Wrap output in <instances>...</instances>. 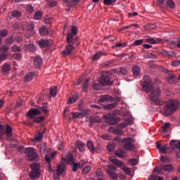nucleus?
Listing matches in <instances>:
<instances>
[{
    "label": "nucleus",
    "mask_w": 180,
    "mask_h": 180,
    "mask_svg": "<svg viewBox=\"0 0 180 180\" xmlns=\"http://www.w3.org/2000/svg\"><path fill=\"white\" fill-rule=\"evenodd\" d=\"M142 87L144 92L150 94V99L155 105L158 106L165 105L163 108V115H165V116H171V115L175 113L180 105L179 101L177 100H170L165 102L160 99V96H161V89L153 85V81H151V79L148 75L143 76Z\"/></svg>",
    "instance_id": "obj_1"
},
{
    "label": "nucleus",
    "mask_w": 180,
    "mask_h": 180,
    "mask_svg": "<svg viewBox=\"0 0 180 180\" xmlns=\"http://www.w3.org/2000/svg\"><path fill=\"white\" fill-rule=\"evenodd\" d=\"M35 108H31L27 113V117H30V119H34L35 116H39L41 115V111L44 112V113H48L49 110L47 109V106H39V105H34Z\"/></svg>",
    "instance_id": "obj_2"
},
{
    "label": "nucleus",
    "mask_w": 180,
    "mask_h": 180,
    "mask_svg": "<svg viewBox=\"0 0 180 180\" xmlns=\"http://www.w3.org/2000/svg\"><path fill=\"white\" fill-rule=\"evenodd\" d=\"M98 82L102 86H110V85H113V79H112L110 72H103L101 77L98 79Z\"/></svg>",
    "instance_id": "obj_3"
},
{
    "label": "nucleus",
    "mask_w": 180,
    "mask_h": 180,
    "mask_svg": "<svg viewBox=\"0 0 180 180\" xmlns=\"http://www.w3.org/2000/svg\"><path fill=\"white\" fill-rule=\"evenodd\" d=\"M31 172L29 174L30 178L33 180L37 179V178H40V175L41 174V170H40V164L34 162L30 165Z\"/></svg>",
    "instance_id": "obj_4"
},
{
    "label": "nucleus",
    "mask_w": 180,
    "mask_h": 180,
    "mask_svg": "<svg viewBox=\"0 0 180 180\" xmlns=\"http://www.w3.org/2000/svg\"><path fill=\"white\" fill-rule=\"evenodd\" d=\"M25 155H27V161H39V153L37 150L32 147L26 148L24 150Z\"/></svg>",
    "instance_id": "obj_5"
},
{
    "label": "nucleus",
    "mask_w": 180,
    "mask_h": 180,
    "mask_svg": "<svg viewBox=\"0 0 180 180\" xmlns=\"http://www.w3.org/2000/svg\"><path fill=\"white\" fill-rule=\"evenodd\" d=\"M12 127L7 125L6 127H5V126L0 124V137H2L6 134L7 140L13 141V139H12Z\"/></svg>",
    "instance_id": "obj_6"
},
{
    "label": "nucleus",
    "mask_w": 180,
    "mask_h": 180,
    "mask_svg": "<svg viewBox=\"0 0 180 180\" xmlns=\"http://www.w3.org/2000/svg\"><path fill=\"white\" fill-rule=\"evenodd\" d=\"M115 140H117L120 143H124V148L125 150H134V145L133 143H134V139L131 137L129 138H125L124 139H120L118 137H115Z\"/></svg>",
    "instance_id": "obj_7"
},
{
    "label": "nucleus",
    "mask_w": 180,
    "mask_h": 180,
    "mask_svg": "<svg viewBox=\"0 0 180 180\" xmlns=\"http://www.w3.org/2000/svg\"><path fill=\"white\" fill-rule=\"evenodd\" d=\"M103 117L105 119L106 123H108V124L115 125L116 123H119V122H120V118L115 117V114L112 112L104 115Z\"/></svg>",
    "instance_id": "obj_8"
},
{
    "label": "nucleus",
    "mask_w": 180,
    "mask_h": 180,
    "mask_svg": "<svg viewBox=\"0 0 180 180\" xmlns=\"http://www.w3.org/2000/svg\"><path fill=\"white\" fill-rule=\"evenodd\" d=\"M116 171H117V167H116V166L112 165H107L106 172L110 178H112V179H117L118 176Z\"/></svg>",
    "instance_id": "obj_9"
},
{
    "label": "nucleus",
    "mask_w": 180,
    "mask_h": 180,
    "mask_svg": "<svg viewBox=\"0 0 180 180\" xmlns=\"http://www.w3.org/2000/svg\"><path fill=\"white\" fill-rule=\"evenodd\" d=\"M53 41L49 39H40L37 41V45L41 49H47V47H51Z\"/></svg>",
    "instance_id": "obj_10"
},
{
    "label": "nucleus",
    "mask_w": 180,
    "mask_h": 180,
    "mask_svg": "<svg viewBox=\"0 0 180 180\" xmlns=\"http://www.w3.org/2000/svg\"><path fill=\"white\" fill-rule=\"evenodd\" d=\"M71 32H69L67 34V37H66L67 43H71V40H72V38L74 37V36H77V34H78V28H77V27L75 26H73L71 29Z\"/></svg>",
    "instance_id": "obj_11"
},
{
    "label": "nucleus",
    "mask_w": 180,
    "mask_h": 180,
    "mask_svg": "<svg viewBox=\"0 0 180 180\" xmlns=\"http://www.w3.org/2000/svg\"><path fill=\"white\" fill-rule=\"evenodd\" d=\"M156 148L159 150L161 154H168L171 151L169 147L167 146H162L160 143H156Z\"/></svg>",
    "instance_id": "obj_12"
},
{
    "label": "nucleus",
    "mask_w": 180,
    "mask_h": 180,
    "mask_svg": "<svg viewBox=\"0 0 180 180\" xmlns=\"http://www.w3.org/2000/svg\"><path fill=\"white\" fill-rule=\"evenodd\" d=\"M34 65L37 70L41 68V65H43V58L40 57V56H35L33 59Z\"/></svg>",
    "instance_id": "obj_13"
},
{
    "label": "nucleus",
    "mask_w": 180,
    "mask_h": 180,
    "mask_svg": "<svg viewBox=\"0 0 180 180\" xmlns=\"http://www.w3.org/2000/svg\"><path fill=\"white\" fill-rule=\"evenodd\" d=\"M170 147L172 150H179L180 151V141L172 140L170 141Z\"/></svg>",
    "instance_id": "obj_14"
},
{
    "label": "nucleus",
    "mask_w": 180,
    "mask_h": 180,
    "mask_svg": "<svg viewBox=\"0 0 180 180\" xmlns=\"http://www.w3.org/2000/svg\"><path fill=\"white\" fill-rule=\"evenodd\" d=\"M75 49V46H74L72 44H69L66 46V49L63 51L64 56H70V54H71Z\"/></svg>",
    "instance_id": "obj_15"
},
{
    "label": "nucleus",
    "mask_w": 180,
    "mask_h": 180,
    "mask_svg": "<svg viewBox=\"0 0 180 180\" xmlns=\"http://www.w3.org/2000/svg\"><path fill=\"white\" fill-rule=\"evenodd\" d=\"M109 161L115 164L117 167H123V162L119 160L116 157L112 156L109 158Z\"/></svg>",
    "instance_id": "obj_16"
},
{
    "label": "nucleus",
    "mask_w": 180,
    "mask_h": 180,
    "mask_svg": "<svg viewBox=\"0 0 180 180\" xmlns=\"http://www.w3.org/2000/svg\"><path fill=\"white\" fill-rule=\"evenodd\" d=\"M161 171L165 172H172L174 171V167L172 165H162L160 167Z\"/></svg>",
    "instance_id": "obj_17"
},
{
    "label": "nucleus",
    "mask_w": 180,
    "mask_h": 180,
    "mask_svg": "<svg viewBox=\"0 0 180 180\" xmlns=\"http://www.w3.org/2000/svg\"><path fill=\"white\" fill-rule=\"evenodd\" d=\"M168 84H174L176 82V75L175 74H169L167 77Z\"/></svg>",
    "instance_id": "obj_18"
},
{
    "label": "nucleus",
    "mask_w": 180,
    "mask_h": 180,
    "mask_svg": "<svg viewBox=\"0 0 180 180\" xmlns=\"http://www.w3.org/2000/svg\"><path fill=\"white\" fill-rule=\"evenodd\" d=\"M64 169H65V166L64 165H58L57 169H56L57 176H61L63 172H64Z\"/></svg>",
    "instance_id": "obj_19"
},
{
    "label": "nucleus",
    "mask_w": 180,
    "mask_h": 180,
    "mask_svg": "<svg viewBox=\"0 0 180 180\" xmlns=\"http://www.w3.org/2000/svg\"><path fill=\"white\" fill-rule=\"evenodd\" d=\"M40 36H47L49 34V29L45 25H42L39 29Z\"/></svg>",
    "instance_id": "obj_20"
},
{
    "label": "nucleus",
    "mask_w": 180,
    "mask_h": 180,
    "mask_svg": "<svg viewBox=\"0 0 180 180\" xmlns=\"http://www.w3.org/2000/svg\"><path fill=\"white\" fill-rule=\"evenodd\" d=\"M113 98L109 95H103L100 97L98 102L100 103H103L104 102H108V101H112Z\"/></svg>",
    "instance_id": "obj_21"
},
{
    "label": "nucleus",
    "mask_w": 180,
    "mask_h": 180,
    "mask_svg": "<svg viewBox=\"0 0 180 180\" xmlns=\"http://www.w3.org/2000/svg\"><path fill=\"white\" fill-rule=\"evenodd\" d=\"M25 49L27 51H29L30 53H34V51H36L37 47L36 45L33 44H30L25 45Z\"/></svg>",
    "instance_id": "obj_22"
},
{
    "label": "nucleus",
    "mask_w": 180,
    "mask_h": 180,
    "mask_svg": "<svg viewBox=\"0 0 180 180\" xmlns=\"http://www.w3.org/2000/svg\"><path fill=\"white\" fill-rule=\"evenodd\" d=\"M78 99H79V96H78V94H75L69 98V99L68 100V104L71 105V103H75V102L77 101Z\"/></svg>",
    "instance_id": "obj_23"
},
{
    "label": "nucleus",
    "mask_w": 180,
    "mask_h": 180,
    "mask_svg": "<svg viewBox=\"0 0 180 180\" xmlns=\"http://www.w3.org/2000/svg\"><path fill=\"white\" fill-rule=\"evenodd\" d=\"M33 78H34V72H30L26 74L24 80L25 82H30V81H32Z\"/></svg>",
    "instance_id": "obj_24"
},
{
    "label": "nucleus",
    "mask_w": 180,
    "mask_h": 180,
    "mask_svg": "<svg viewBox=\"0 0 180 180\" xmlns=\"http://www.w3.org/2000/svg\"><path fill=\"white\" fill-rule=\"evenodd\" d=\"M146 43H150V44H157V43H161L162 41V39H155L154 38H147L146 39Z\"/></svg>",
    "instance_id": "obj_25"
},
{
    "label": "nucleus",
    "mask_w": 180,
    "mask_h": 180,
    "mask_svg": "<svg viewBox=\"0 0 180 180\" xmlns=\"http://www.w3.org/2000/svg\"><path fill=\"white\" fill-rule=\"evenodd\" d=\"M21 16H22V12H20L18 10H15L11 13L10 18H11V19H15L16 18H20Z\"/></svg>",
    "instance_id": "obj_26"
},
{
    "label": "nucleus",
    "mask_w": 180,
    "mask_h": 180,
    "mask_svg": "<svg viewBox=\"0 0 180 180\" xmlns=\"http://www.w3.org/2000/svg\"><path fill=\"white\" fill-rule=\"evenodd\" d=\"M87 148H89L90 153L92 154H95L96 148L95 146H94V143L91 141H87L86 143Z\"/></svg>",
    "instance_id": "obj_27"
},
{
    "label": "nucleus",
    "mask_w": 180,
    "mask_h": 180,
    "mask_svg": "<svg viewBox=\"0 0 180 180\" xmlns=\"http://www.w3.org/2000/svg\"><path fill=\"white\" fill-rule=\"evenodd\" d=\"M115 155L118 157L119 158H124L125 157V153L124 150L122 149H118L115 152Z\"/></svg>",
    "instance_id": "obj_28"
},
{
    "label": "nucleus",
    "mask_w": 180,
    "mask_h": 180,
    "mask_svg": "<svg viewBox=\"0 0 180 180\" xmlns=\"http://www.w3.org/2000/svg\"><path fill=\"white\" fill-rule=\"evenodd\" d=\"M77 146L79 151L84 152L85 151V143L79 141L77 142Z\"/></svg>",
    "instance_id": "obj_29"
},
{
    "label": "nucleus",
    "mask_w": 180,
    "mask_h": 180,
    "mask_svg": "<svg viewBox=\"0 0 180 180\" xmlns=\"http://www.w3.org/2000/svg\"><path fill=\"white\" fill-rule=\"evenodd\" d=\"M2 71L4 74H8L11 71V65L8 63H4L2 66Z\"/></svg>",
    "instance_id": "obj_30"
},
{
    "label": "nucleus",
    "mask_w": 180,
    "mask_h": 180,
    "mask_svg": "<svg viewBox=\"0 0 180 180\" xmlns=\"http://www.w3.org/2000/svg\"><path fill=\"white\" fill-rule=\"evenodd\" d=\"M117 106V102H114L110 104H108L106 105H104V109H106L107 110H109L110 109H115V107Z\"/></svg>",
    "instance_id": "obj_31"
},
{
    "label": "nucleus",
    "mask_w": 180,
    "mask_h": 180,
    "mask_svg": "<svg viewBox=\"0 0 180 180\" xmlns=\"http://www.w3.org/2000/svg\"><path fill=\"white\" fill-rule=\"evenodd\" d=\"M171 127V124L169 122H166L162 126V131L163 133H167L169 128Z\"/></svg>",
    "instance_id": "obj_32"
},
{
    "label": "nucleus",
    "mask_w": 180,
    "mask_h": 180,
    "mask_svg": "<svg viewBox=\"0 0 180 180\" xmlns=\"http://www.w3.org/2000/svg\"><path fill=\"white\" fill-rule=\"evenodd\" d=\"M27 33H28V34H30L31 36H32V34H34V24L30 23L28 25Z\"/></svg>",
    "instance_id": "obj_33"
},
{
    "label": "nucleus",
    "mask_w": 180,
    "mask_h": 180,
    "mask_svg": "<svg viewBox=\"0 0 180 180\" xmlns=\"http://www.w3.org/2000/svg\"><path fill=\"white\" fill-rule=\"evenodd\" d=\"M101 56H106V53H103L102 51H99L93 56L92 60L93 61H96V60H99Z\"/></svg>",
    "instance_id": "obj_34"
},
{
    "label": "nucleus",
    "mask_w": 180,
    "mask_h": 180,
    "mask_svg": "<svg viewBox=\"0 0 180 180\" xmlns=\"http://www.w3.org/2000/svg\"><path fill=\"white\" fill-rule=\"evenodd\" d=\"M167 6L166 7L168 6L169 9H174L176 6L175 2L172 0H167L166 1Z\"/></svg>",
    "instance_id": "obj_35"
},
{
    "label": "nucleus",
    "mask_w": 180,
    "mask_h": 180,
    "mask_svg": "<svg viewBox=\"0 0 180 180\" xmlns=\"http://www.w3.org/2000/svg\"><path fill=\"white\" fill-rule=\"evenodd\" d=\"M41 18H43V13L41 11H36L34 15V19H35V20H40Z\"/></svg>",
    "instance_id": "obj_36"
},
{
    "label": "nucleus",
    "mask_w": 180,
    "mask_h": 180,
    "mask_svg": "<svg viewBox=\"0 0 180 180\" xmlns=\"http://www.w3.org/2000/svg\"><path fill=\"white\" fill-rule=\"evenodd\" d=\"M49 95H51V96H56V95H57V86H52L50 88Z\"/></svg>",
    "instance_id": "obj_37"
},
{
    "label": "nucleus",
    "mask_w": 180,
    "mask_h": 180,
    "mask_svg": "<svg viewBox=\"0 0 180 180\" xmlns=\"http://www.w3.org/2000/svg\"><path fill=\"white\" fill-rule=\"evenodd\" d=\"M132 72L135 77H139L140 75V68L139 66H134L132 68Z\"/></svg>",
    "instance_id": "obj_38"
},
{
    "label": "nucleus",
    "mask_w": 180,
    "mask_h": 180,
    "mask_svg": "<svg viewBox=\"0 0 180 180\" xmlns=\"http://www.w3.org/2000/svg\"><path fill=\"white\" fill-rule=\"evenodd\" d=\"M68 44H72L73 46H79V42L78 41V37L74 38L72 37V40L70 42H68Z\"/></svg>",
    "instance_id": "obj_39"
},
{
    "label": "nucleus",
    "mask_w": 180,
    "mask_h": 180,
    "mask_svg": "<svg viewBox=\"0 0 180 180\" xmlns=\"http://www.w3.org/2000/svg\"><path fill=\"white\" fill-rule=\"evenodd\" d=\"M43 134L41 132L37 131L35 135V141H41V139H43Z\"/></svg>",
    "instance_id": "obj_40"
},
{
    "label": "nucleus",
    "mask_w": 180,
    "mask_h": 180,
    "mask_svg": "<svg viewBox=\"0 0 180 180\" xmlns=\"http://www.w3.org/2000/svg\"><path fill=\"white\" fill-rule=\"evenodd\" d=\"M44 121V116H39L38 117L34 118V123H41L42 122Z\"/></svg>",
    "instance_id": "obj_41"
},
{
    "label": "nucleus",
    "mask_w": 180,
    "mask_h": 180,
    "mask_svg": "<svg viewBox=\"0 0 180 180\" xmlns=\"http://www.w3.org/2000/svg\"><path fill=\"white\" fill-rule=\"evenodd\" d=\"M45 161L49 165V169H51V159H50V155H46Z\"/></svg>",
    "instance_id": "obj_42"
},
{
    "label": "nucleus",
    "mask_w": 180,
    "mask_h": 180,
    "mask_svg": "<svg viewBox=\"0 0 180 180\" xmlns=\"http://www.w3.org/2000/svg\"><path fill=\"white\" fill-rule=\"evenodd\" d=\"M144 57L146 58H150L152 60H155V58H157V56H155V55H154V54H153L151 53H146L144 55Z\"/></svg>",
    "instance_id": "obj_43"
},
{
    "label": "nucleus",
    "mask_w": 180,
    "mask_h": 180,
    "mask_svg": "<svg viewBox=\"0 0 180 180\" xmlns=\"http://www.w3.org/2000/svg\"><path fill=\"white\" fill-rule=\"evenodd\" d=\"M25 9L29 13H33L34 12V8L30 4L27 5Z\"/></svg>",
    "instance_id": "obj_44"
},
{
    "label": "nucleus",
    "mask_w": 180,
    "mask_h": 180,
    "mask_svg": "<svg viewBox=\"0 0 180 180\" xmlns=\"http://www.w3.org/2000/svg\"><path fill=\"white\" fill-rule=\"evenodd\" d=\"M46 4L49 6H57V1H56V0H47Z\"/></svg>",
    "instance_id": "obj_45"
},
{
    "label": "nucleus",
    "mask_w": 180,
    "mask_h": 180,
    "mask_svg": "<svg viewBox=\"0 0 180 180\" xmlns=\"http://www.w3.org/2000/svg\"><path fill=\"white\" fill-rule=\"evenodd\" d=\"M11 50L12 51H13V53H16V51L20 53V51H22V49L20 48V46H18L17 45L13 46Z\"/></svg>",
    "instance_id": "obj_46"
},
{
    "label": "nucleus",
    "mask_w": 180,
    "mask_h": 180,
    "mask_svg": "<svg viewBox=\"0 0 180 180\" xmlns=\"http://www.w3.org/2000/svg\"><path fill=\"white\" fill-rule=\"evenodd\" d=\"M88 82H89V79H87L83 84L82 91L84 92H86V91H88Z\"/></svg>",
    "instance_id": "obj_47"
},
{
    "label": "nucleus",
    "mask_w": 180,
    "mask_h": 180,
    "mask_svg": "<svg viewBox=\"0 0 180 180\" xmlns=\"http://www.w3.org/2000/svg\"><path fill=\"white\" fill-rule=\"evenodd\" d=\"M90 123H93L94 124V123H101V120L95 117H91Z\"/></svg>",
    "instance_id": "obj_48"
},
{
    "label": "nucleus",
    "mask_w": 180,
    "mask_h": 180,
    "mask_svg": "<svg viewBox=\"0 0 180 180\" xmlns=\"http://www.w3.org/2000/svg\"><path fill=\"white\" fill-rule=\"evenodd\" d=\"M72 170L74 172H77V171H78V168H79V163L74 162V163L72 164Z\"/></svg>",
    "instance_id": "obj_49"
},
{
    "label": "nucleus",
    "mask_w": 180,
    "mask_h": 180,
    "mask_svg": "<svg viewBox=\"0 0 180 180\" xmlns=\"http://www.w3.org/2000/svg\"><path fill=\"white\" fill-rule=\"evenodd\" d=\"M107 150L111 153V151H113L115 150V144L113 143H110L107 146Z\"/></svg>",
    "instance_id": "obj_50"
},
{
    "label": "nucleus",
    "mask_w": 180,
    "mask_h": 180,
    "mask_svg": "<svg viewBox=\"0 0 180 180\" xmlns=\"http://www.w3.org/2000/svg\"><path fill=\"white\" fill-rule=\"evenodd\" d=\"M113 132H114L115 134H120V135L123 134V130H122V129H120V128H119V127L115 128V129H113Z\"/></svg>",
    "instance_id": "obj_51"
},
{
    "label": "nucleus",
    "mask_w": 180,
    "mask_h": 180,
    "mask_svg": "<svg viewBox=\"0 0 180 180\" xmlns=\"http://www.w3.org/2000/svg\"><path fill=\"white\" fill-rule=\"evenodd\" d=\"M143 41H144L143 39H137L132 44V46H140L143 44Z\"/></svg>",
    "instance_id": "obj_52"
},
{
    "label": "nucleus",
    "mask_w": 180,
    "mask_h": 180,
    "mask_svg": "<svg viewBox=\"0 0 180 180\" xmlns=\"http://www.w3.org/2000/svg\"><path fill=\"white\" fill-rule=\"evenodd\" d=\"M8 36V30H0V37H6Z\"/></svg>",
    "instance_id": "obj_53"
},
{
    "label": "nucleus",
    "mask_w": 180,
    "mask_h": 180,
    "mask_svg": "<svg viewBox=\"0 0 180 180\" xmlns=\"http://www.w3.org/2000/svg\"><path fill=\"white\" fill-rule=\"evenodd\" d=\"M103 4L104 5H105L106 6H109L110 5H115V3L113 2L112 0H104L103 1Z\"/></svg>",
    "instance_id": "obj_54"
},
{
    "label": "nucleus",
    "mask_w": 180,
    "mask_h": 180,
    "mask_svg": "<svg viewBox=\"0 0 180 180\" xmlns=\"http://www.w3.org/2000/svg\"><path fill=\"white\" fill-rule=\"evenodd\" d=\"M78 164H79V169H82V168H84V165H85V164H86V160H82Z\"/></svg>",
    "instance_id": "obj_55"
},
{
    "label": "nucleus",
    "mask_w": 180,
    "mask_h": 180,
    "mask_svg": "<svg viewBox=\"0 0 180 180\" xmlns=\"http://www.w3.org/2000/svg\"><path fill=\"white\" fill-rule=\"evenodd\" d=\"M8 50H9V46H0V51H1V53H6V51H8Z\"/></svg>",
    "instance_id": "obj_56"
},
{
    "label": "nucleus",
    "mask_w": 180,
    "mask_h": 180,
    "mask_svg": "<svg viewBox=\"0 0 180 180\" xmlns=\"http://www.w3.org/2000/svg\"><path fill=\"white\" fill-rule=\"evenodd\" d=\"M79 1L81 0H70V6H75L76 5H78V4H79Z\"/></svg>",
    "instance_id": "obj_57"
},
{
    "label": "nucleus",
    "mask_w": 180,
    "mask_h": 180,
    "mask_svg": "<svg viewBox=\"0 0 180 180\" xmlns=\"http://www.w3.org/2000/svg\"><path fill=\"white\" fill-rule=\"evenodd\" d=\"M6 44H12L13 43V38L12 37H8L5 39Z\"/></svg>",
    "instance_id": "obj_58"
},
{
    "label": "nucleus",
    "mask_w": 180,
    "mask_h": 180,
    "mask_svg": "<svg viewBox=\"0 0 180 180\" xmlns=\"http://www.w3.org/2000/svg\"><path fill=\"white\" fill-rule=\"evenodd\" d=\"M8 58V54L7 53H1L0 54V61H5Z\"/></svg>",
    "instance_id": "obj_59"
},
{
    "label": "nucleus",
    "mask_w": 180,
    "mask_h": 180,
    "mask_svg": "<svg viewBox=\"0 0 180 180\" xmlns=\"http://www.w3.org/2000/svg\"><path fill=\"white\" fill-rule=\"evenodd\" d=\"M79 116V119H82V117H85L86 116V112L85 111H82L80 112H77Z\"/></svg>",
    "instance_id": "obj_60"
},
{
    "label": "nucleus",
    "mask_w": 180,
    "mask_h": 180,
    "mask_svg": "<svg viewBox=\"0 0 180 180\" xmlns=\"http://www.w3.org/2000/svg\"><path fill=\"white\" fill-rule=\"evenodd\" d=\"M84 174H89V171H91V167L89 166H86L82 169Z\"/></svg>",
    "instance_id": "obj_61"
},
{
    "label": "nucleus",
    "mask_w": 180,
    "mask_h": 180,
    "mask_svg": "<svg viewBox=\"0 0 180 180\" xmlns=\"http://www.w3.org/2000/svg\"><path fill=\"white\" fill-rule=\"evenodd\" d=\"M14 58L15 60H22V53H17L13 55Z\"/></svg>",
    "instance_id": "obj_62"
},
{
    "label": "nucleus",
    "mask_w": 180,
    "mask_h": 180,
    "mask_svg": "<svg viewBox=\"0 0 180 180\" xmlns=\"http://www.w3.org/2000/svg\"><path fill=\"white\" fill-rule=\"evenodd\" d=\"M180 65V60H174L171 63L172 67H178Z\"/></svg>",
    "instance_id": "obj_63"
},
{
    "label": "nucleus",
    "mask_w": 180,
    "mask_h": 180,
    "mask_svg": "<svg viewBox=\"0 0 180 180\" xmlns=\"http://www.w3.org/2000/svg\"><path fill=\"white\" fill-rule=\"evenodd\" d=\"M38 131L42 134H44V133H46V126L41 125L40 130Z\"/></svg>",
    "instance_id": "obj_64"
}]
</instances>
